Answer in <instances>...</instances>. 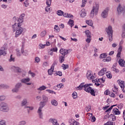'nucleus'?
<instances>
[{
  "label": "nucleus",
  "instance_id": "30",
  "mask_svg": "<svg viewBox=\"0 0 125 125\" xmlns=\"http://www.w3.org/2000/svg\"><path fill=\"white\" fill-rule=\"evenodd\" d=\"M13 69L17 73H21V69L19 67L13 66Z\"/></svg>",
  "mask_w": 125,
  "mask_h": 125
},
{
  "label": "nucleus",
  "instance_id": "24",
  "mask_svg": "<svg viewBox=\"0 0 125 125\" xmlns=\"http://www.w3.org/2000/svg\"><path fill=\"white\" fill-rule=\"evenodd\" d=\"M42 102H44L45 103H47L48 101V98L46 96L44 95H42Z\"/></svg>",
  "mask_w": 125,
  "mask_h": 125
},
{
  "label": "nucleus",
  "instance_id": "16",
  "mask_svg": "<svg viewBox=\"0 0 125 125\" xmlns=\"http://www.w3.org/2000/svg\"><path fill=\"white\" fill-rule=\"evenodd\" d=\"M86 77L88 80H91V79L92 80L93 79V78H94V77L92 75V74H91V72L90 71H88L87 72Z\"/></svg>",
  "mask_w": 125,
  "mask_h": 125
},
{
  "label": "nucleus",
  "instance_id": "38",
  "mask_svg": "<svg viewBox=\"0 0 125 125\" xmlns=\"http://www.w3.org/2000/svg\"><path fill=\"white\" fill-rule=\"evenodd\" d=\"M116 124L113 122L108 121L106 123L104 124V125H115Z\"/></svg>",
  "mask_w": 125,
  "mask_h": 125
},
{
  "label": "nucleus",
  "instance_id": "13",
  "mask_svg": "<svg viewBox=\"0 0 125 125\" xmlns=\"http://www.w3.org/2000/svg\"><path fill=\"white\" fill-rule=\"evenodd\" d=\"M49 123L52 124V125H60L57 121V119L54 118H50L49 119Z\"/></svg>",
  "mask_w": 125,
  "mask_h": 125
},
{
  "label": "nucleus",
  "instance_id": "52",
  "mask_svg": "<svg viewBox=\"0 0 125 125\" xmlns=\"http://www.w3.org/2000/svg\"><path fill=\"white\" fill-rule=\"evenodd\" d=\"M62 67L63 68V70H66V69H67V68H69V65L63 64L62 65Z\"/></svg>",
  "mask_w": 125,
  "mask_h": 125
},
{
  "label": "nucleus",
  "instance_id": "6",
  "mask_svg": "<svg viewBox=\"0 0 125 125\" xmlns=\"http://www.w3.org/2000/svg\"><path fill=\"white\" fill-rule=\"evenodd\" d=\"M105 31L107 35H108L109 42H112L113 41V29L112 26H109L105 29Z\"/></svg>",
  "mask_w": 125,
  "mask_h": 125
},
{
  "label": "nucleus",
  "instance_id": "49",
  "mask_svg": "<svg viewBox=\"0 0 125 125\" xmlns=\"http://www.w3.org/2000/svg\"><path fill=\"white\" fill-rule=\"evenodd\" d=\"M45 10L46 12H50V6L47 5L45 8Z\"/></svg>",
  "mask_w": 125,
  "mask_h": 125
},
{
  "label": "nucleus",
  "instance_id": "60",
  "mask_svg": "<svg viewBox=\"0 0 125 125\" xmlns=\"http://www.w3.org/2000/svg\"><path fill=\"white\" fill-rule=\"evenodd\" d=\"M87 38L86 40V42L87 43H90V42H91V37H87Z\"/></svg>",
  "mask_w": 125,
  "mask_h": 125
},
{
  "label": "nucleus",
  "instance_id": "2",
  "mask_svg": "<svg viewBox=\"0 0 125 125\" xmlns=\"http://www.w3.org/2000/svg\"><path fill=\"white\" fill-rule=\"evenodd\" d=\"M88 85L87 84H84V83H82L77 87L76 89L77 90H82L84 88V90L86 92L90 93L93 96H95V91L91 87H88Z\"/></svg>",
  "mask_w": 125,
  "mask_h": 125
},
{
  "label": "nucleus",
  "instance_id": "11",
  "mask_svg": "<svg viewBox=\"0 0 125 125\" xmlns=\"http://www.w3.org/2000/svg\"><path fill=\"white\" fill-rule=\"evenodd\" d=\"M109 12V8L105 9L102 13L101 16L102 18H107Z\"/></svg>",
  "mask_w": 125,
  "mask_h": 125
},
{
  "label": "nucleus",
  "instance_id": "46",
  "mask_svg": "<svg viewBox=\"0 0 125 125\" xmlns=\"http://www.w3.org/2000/svg\"><path fill=\"white\" fill-rule=\"evenodd\" d=\"M42 66L44 68H46V67H48V66H49V64L47 62H44L43 63Z\"/></svg>",
  "mask_w": 125,
  "mask_h": 125
},
{
  "label": "nucleus",
  "instance_id": "51",
  "mask_svg": "<svg viewBox=\"0 0 125 125\" xmlns=\"http://www.w3.org/2000/svg\"><path fill=\"white\" fill-rule=\"evenodd\" d=\"M27 123L25 121H21L20 122L19 125H26Z\"/></svg>",
  "mask_w": 125,
  "mask_h": 125
},
{
  "label": "nucleus",
  "instance_id": "21",
  "mask_svg": "<svg viewBox=\"0 0 125 125\" xmlns=\"http://www.w3.org/2000/svg\"><path fill=\"white\" fill-rule=\"evenodd\" d=\"M106 118H112V121H115L116 120V116L113 114H110V115L109 114H107L104 117V119Z\"/></svg>",
  "mask_w": 125,
  "mask_h": 125
},
{
  "label": "nucleus",
  "instance_id": "56",
  "mask_svg": "<svg viewBox=\"0 0 125 125\" xmlns=\"http://www.w3.org/2000/svg\"><path fill=\"white\" fill-rule=\"evenodd\" d=\"M100 56H101V58H103V59L106 58L107 57V54L105 53H103L101 54Z\"/></svg>",
  "mask_w": 125,
  "mask_h": 125
},
{
  "label": "nucleus",
  "instance_id": "10",
  "mask_svg": "<svg viewBox=\"0 0 125 125\" xmlns=\"http://www.w3.org/2000/svg\"><path fill=\"white\" fill-rule=\"evenodd\" d=\"M31 81V79H30L29 78H23L21 80V83H25L26 85H31L32 84L31 83H29Z\"/></svg>",
  "mask_w": 125,
  "mask_h": 125
},
{
  "label": "nucleus",
  "instance_id": "53",
  "mask_svg": "<svg viewBox=\"0 0 125 125\" xmlns=\"http://www.w3.org/2000/svg\"><path fill=\"white\" fill-rule=\"evenodd\" d=\"M111 70L113 72H115V73H118L119 72V69H118L116 67H112Z\"/></svg>",
  "mask_w": 125,
  "mask_h": 125
},
{
  "label": "nucleus",
  "instance_id": "59",
  "mask_svg": "<svg viewBox=\"0 0 125 125\" xmlns=\"http://www.w3.org/2000/svg\"><path fill=\"white\" fill-rule=\"evenodd\" d=\"M62 15L64 16V17L68 18L69 17V16H70V15H71V14H68L67 13H63Z\"/></svg>",
  "mask_w": 125,
  "mask_h": 125
},
{
  "label": "nucleus",
  "instance_id": "42",
  "mask_svg": "<svg viewBox=\"0 0 125 125\" xmlns=\"http://www.w3.org/2000/svg\"><path fill=\"white\" fill-rule=\"evenodd\" d=\"M105 82V79L103 78H100L98 80L97 83H104Z\"/></svg>",
  "mask_w": 125,
  "mask_h": 125
},
{
  "label": "nucleus",
  "instance_id": "55",
  "mask_svg": "<svg viewBox=\"0 0 125 125\" xmlns=\"http://www.w3.org/2000/svg\"><path fill=\"white\" fill-rule=\"evenodd\" d=\"M25 108L27 109L28 108V110H30V111H33V110H34V107L33 106H25Z\"/></svg>",
  "mask_w": 125,
  "mask_h": 125
},
{
  "label": "nucleus",
  "instance_id": "28",
  "mask_svg": "<svg viewBox=\"0 0 125 125\" xmlns=\"http://www.w3.org/2000/svg\"><path fill=\"white\" fill-rule=\"evenodd\" d=\"M0 88H4L5 89H7V88H9V86L4 84H0Z\"/></svg>",
  "mask_w": 125,
  "mask_h": 125
},
{
  "label": "nucleus",
  "instance_id": "34",
  "mask_svg": "<svg viewBox=\"0 0 125 125\" xmlns=\"http://www.w3.org/2000/svg\"><path fill=\"white\" fill-rule=\"evenodd\" d=\"M106 76L108 78V79H112V73H111V72H107L106 73Z\"/></svg>",
  "mask_w": 125,
  "mask_h": 125
},
{
  "label": "nucleus",
  "instance_id": "32",
  "mask_svg": "<svg viewBox=\"0 0 125 125\" xmlns=\"http://www.w3.org/2000/svg\"><path fill=\"white\" fill-rule=\"evenodd\" d=\"M86 23L89 26H92L93 25V22L90 20L86 21Z\"/></svg>",
  "mask_w": 125,
  "mask_h": 125
},
{
  "label": "nucleus",
  "instance_id": "3",
  "mask_svg": "<svg viewBox=\"0 0 125 125\" xmlns=\"http://www.w3.org/2000/svg\"><path fill=\"white\" fill-rule=\"evenodd\" d=\"M45 103L43 102H41L40 103V107H39L37 110V113L38 114V116L39 119H41V120H43V113H42V108L45 106Z\"/></svg>",
  "mask_w": 125,
  "mask_h": 125
},
{
  "label": "nucleus",
  "instance_id": "23",
  "mask_svg": "<svg viewBox=\"0 0 125 125\" xmlns=\"http://www.w3.org/2000/svg\"><path fill=\"white\" fill-rule=\"evenodd\" d=\"M28 103V100L27 99L24 98L22 100L21 103V106H26V104Z\"/></svg>",
  "mask_w": 125,
  "mask_h": 125
},
{
  "label": "nucleus",
  "instance_id": "50",
  "mask_svg": "<svg viewBox=\"0 0 125 125\" xmlns=\"http://www.w3.org/2000/svg\"><path fill=\"white\" fill-rule=\"evenodd\" d=\"M54 29L56 30V32H60V28L57 25H55Z\"/></svg>",
  "mask_w": 125,
  "mask_h": 125
},
{
  "label": "nucleus",
  "instance_id": "14",
  "mask_svg": "<svg viewBox=\"0 0 125 125\" xmlns=\"http://www.w3.org/2000/svg\"><path fill=\"white\" fill-rule=\"evenodd\" d=\"M60 53L62 55V56H65V55H67V54H69V50L61 49L60 50Z\"/></svg>",
  "mask_w": 125,
  "mask_h": 125
},
{
  "label": "nucleus",
  "instance_id": "19",
  "mask_svg": "<svg viewBox=\"0 0 125 125\" xmlns=\"http://www.w3.org/2000/svg\"><path fill=\"white\" fill-rule=\"evenodd\" d=\"M106 68H104L102 69L101 70L98 72L99 76H104V75L105 74V72H106Z\"/></svg>",
  "mask_w": 125,
  "mask_h": 125
},
{
  "label": "nucleus",
  "instance_id": "26",
  "mask_svg": "<svg viewBox=\"0 0 125 125\" xmlns=\"http://www.w3.org/2000/svg\"><path fill=\"white\" fill-rule=\"evenodd\" d=\"M113 114H115V115H120L121 111H119L118 108H114L113 110Z\"/></svg>",
  "mask_w": 125,
  "mask_h": 125
},
{
  "label": "nucleus",
  "instance_id": "45",
  "mask_svg": "<svg viewBox=\"0 0 125 125\" xmlns=\"http://www.w3.org/2000/svg\"><path fill=\"white\" fill-rule=\"evenodd\" d=\"M63 12L62 10H58L57 11V14L59 16H62V15H63Z\"/></svg>",
  "mask_w": 125,
  "mask_h": 125
},
{
  "label": "nucleus",
  "instance_id": "47",
  "mask_svg": "<svg viewBox=\"0 0 125 125\" xmlns=\"http://www.w3.org/2000/svg\"><path fill=\"white\" fill-rule=\"evenodd\" d=\"M58 88H63L64 87V84L63 83L58 84L57 85Z\"/></svg>",
  "mask_w": 125,
  "mask_h": 125
},
{
  "label": "nucleus",
  "instance_id": "41",
  "mask_svg": "<svg viewBox=\"0 0 125 125\" xmlns=\"http://www.w3.org/2000/svg\"><path fill=\"white\" fill-rule=\"evenodd\" d=\"M85 109L87 112H89V111L91 110V105L90 104L88 105V106L85 107Z\"/></svg>",
  "mask_w": 125,
  "mask_h": 125
},
{
  "label": "nucleus",
  "instance_id": "64",
  "mask_svg": "<svg viewBox=\"0 0 125 125\" xmlns=\"http://www.w3.org/2000/svg\"><path fill=\"white\" fill-rule=\"evenodd\" d=\"M122 38L123 39H125V31H123V33L122 34Z\"/></svg>",
  "mask_w": 125,
  "mask_h": 125
},
{
  "label": "nucleus",
  "instance_id": "63",
  "mask_svg": "<svg viewBox=\"0 0 125 125\" xmlns=\"http://www.w3.org/2000/svg\"><path fill=\"white\" fill-rule=\"evenodd\" d=\"M29 74L31 75L32 78H34L36 76V74L33 72H31V71H29Z\"/></svg>",
  "mask_w": 125,
  "mask_h": 125
},
{
  "label": "nucleus",
  "instance_id": "4",
  "mask_svg": "<svg viewBox=\"0 0 125 125\" xmlns=\"http://www.w3.org/2000/svg\"><path fill=\"white\" fill-rule=\"evenodd\" d=\"M99 10V4L96 3L92 7V9L90 14V17H91V18H93V17H94V14L95 15H97V14H98Z\"/></svg>",
  "mask_w": 125,
  "mask_h": 125
},
{
  "label": "nucleus",
  "instance_id": "7",
  "mask_svg": "<svg viewBox=\"0 0 125 125\" xmlns=\"http://www.w3.org/2000/svg\"><path fill=\"white\" fill-rule=\"evenodd\" d=\"M22 87V83H18L15 85V87L13 88L11 91L12 93H18L20 90V88Z\"/></svg>",
  "mask_w": 125,
  "mask_h": 125
},
{
  "label": "nucleus",
  "instance_id": "44",
  "mask_svg": "<svg viewBox=\"0 0 125 125\" xmlns=\"http://www.w3.org/2000/svg\"><path fill=\"white\" fill-rule=\"evenodd\" d=\"M52 0H46V4L48 6L51 5Z\"/></svg>",
  "mask_w": 125,
  "mask_h": 125
},
{
  "label": "nucleus",
  "instance_id": "22",
  "mask_svg": "<svg viewBox=\"0 0 125 125\" xmlns=\"http://www.w3.org/2000/svg\"><path fill=\"white\" fill-rule=\"evenodd\" d=\"M51 104L53 106L56 107L58 105V102L55 99H53L51 101Z\"/></svg>",
  "mask_w": 125,
  "mask_h": 125
},
{
  "label": "nucleus",
  "instance_id": "43",
  "mask_svg": "<svg viewBox=\"0 0 125 125\" xmlns=\"http://www.w3.org/2000/svg\"><path fill=\"white\" fill-rule=\"evenodd\" d=\"M104 62H109L111 61V57H108L106 58V59L103 60Z\"/></svg>",
  "mask_w": 125,
  "mask_h": 125
},
{
  "label": "nucleus",
  "instance_id": "62",
  "mask_svg": "<svg viewBox=\"0 0 125 125\" xmlns=\"http://www.w3.org/2000/svg\"><path fill=\"white\" fill-rule=\"evenodd\" d=\"M35 61H36V62L37 63H39V62H40L41 61V59H40V58H39L38 57H36L35 58Z\"/></svg>",
  "mask_w": 125,
  "mask_h": 125
},
{
  "label": "nucleus",
  "instance_id": "1",
  "mask_svg": "<svg viewBox=\"0 0 125 125\" xmlns=\"http://www.w3.org/2000/svg\"><path fill=\"white\" fill-rule=\"evenodd\" d=\"M24 17H25V14H22L17 20V24L18 27H17V30L15 33V38H18L24 30L23 28L21 27V24L24 21Z\"/></svg>",
  "mask_w": 125,
  "mask_h": 125
},
{
  "label": "nucleus",
  "instance_id": "12",
  "mask_svg": "<svg viewBox=\"0 0 125 125\" xmlns=\"http://www.w3.org/2000/svg\"><path fill=\"white\" fill-rule=\"evenodd\" d=\"M118 83H119L120 87L122 88V91L123 92H125V82L122 80H118Z\"/></svg>",
  "mask_w": 125,
  "mask_h": 125
},
{
  "label": "nucleus",
  "instance_id": "58",
  "mask_svg": "<svg viewBox=\"0 0 125 125\" xmlns=\"http://www.w3.org/2000/svg\"><path fill=\"white\" fill-rule=\"evenodd\" d=\"M39 49H42V48H44L45 47V44H40L39 46Z\"/></svg>",
  "mask_w": 125,
  "mask_h": 125
},
{
  "label": "nucleus",
  "instance_id": "57",
  "mask_svg": "<svg viewBox=\"0 0 125 125\" xmlns=\"http://www.w3.org/2000/svg\"><path fill=\"white\" fill-rule=\"evenodd\" d=\"M0 125H6V122L4 120H1L0 121Z\"/></svg>",
  "mask_w": 125,
  "mask_h": 125
},
{
  "label": "nucleus",
  "instance_id": "54",
  "mask_svg": "<svg viewBox=\"0 0 125 125\" xmlns=\"http://www.w3.org/2000/svg\"><path fill=\"white\" fill-rule=\"evenodd\" d=\"M5 100V96H0V102H1Z\"/></svg>",
  "mask_w": 125,
  "mask_h": 125
},
{
  "label": "nucleus",
  "instance_id": "36",
  "mask_svg": "<svg viewBox=\"0 0 125 125\" xmlns=\"http://www.w3.org/2000/svg\"><path fill=\"white\" fill-rule=\"evenodd\" d=\"M72 95L73 99H76V98L78 97V93H77V92H73Z\"/></svg>",
  "mask_w": 125,
  "mask_h": 125
},
{
  "label": "nucleus",
  "instance_id": "25",
  "mask_svg": "<svg viewBox=\"0 0 125 125\" xmlns=\"http://www.w3.org/2000/svg\"><path fill=\"white\" fill-rule=\"evenodd\" d=\"M47 87L44 85H42L40 86V87L37 88V90L38 91H42V90H45L46 89H47Z\"/></svg>",
  "mask_w": 125,
  "mask_h": 125
},
{
  "label": "nucleus",
  "instance_id": "17",
  "mask_svg": "<svg viewBox=\"0 0 125 125\" xmlns=\"http://www.w3.org/2000/svg\"><path fill=\"white\" fill-rule=\"evenodd\" d=\"M80 16L83 18L85 17L86 16V11H85V9L84 8L82 9L80 11Z\"/></svg>",
  "mask_w": 125,
  "mask_h": 125
},
{
  "label": "nucleus",
  "instance_id": "18",
  "mask_svg": "<svg viewBox=\"0 0 125 125\" xmlns=\"http://www.w3.org/2000/svg\"><path fill=\"white\" fill-rule=\"evenodd\" d=\"M53 71H54V65L53 64L51 66L50 69H48L47 71L48 75L49 76H52Z\"/></svg>",
  "mask_w": 125,
  "mask_h": 125
},
{
  "label": "nucleus",
  "instance_id": "35",
  "mask_svg": "<svg viewBox=\"0 0 125 125\" xmlns=\"http://www.w3.org/2000/svg\"><path fill=\"white\" fill-rule=\"evenodd\" d=\"M9 62H15V58L12 55H11L10 58L9 60Z\"/></svg>",
  "mask_w": 125,
  "mask_h": 125
},
{
  "label": "nucleus",
  "instance_id": "15",
  "mask_svg": "<svg viewBox=\"0 0 125 125\" xmlns=\"http://www.w3.org/2000/svg\"><path fill=\"white\" fill-rule=\"evenodd\" d=\"M21 52L22 54L24 56H28V55H29V52L28 51V50L24 51V44H22V45Z\"/></svg>",
  "mask_w": 125,
  "mask_h": 125
},
{
  "label": "nucleus",
  "instance_id": "31",
  "mask_svg": "<svg viewBox=\"0 0 125 125\" xmlns=\"http://www.w3.org/2000/svg\"><path fill=\"white\" fill-rule=\"evenodd\" d=\"M63 61H65V56H60L59 57L60 62L63 63Z\"/></svg>",
  "mask_w": 125,
  "mask_h": 125
},
{
  "label": "nucleus",
  "instance_id": "9",
  "mask_svg": "<svg viewBox=\"0 0 125 125\" xmlns=\"http://www.w3.org/2000/svg\"><path fill=\"white\" fill-rule=\"evenodd\" d=\"M117 12L118 15H120L122 13H124L125 12V6H121V4H119L117 7Z\"/></svg>",
  "mask_w": 125,
  "mask_h": 125
},
{
  "label": "nucleus",
  "instance_id": "37",
  "mask_svg": "<svg viewBox=\"0 0 125 125\" xmlns=\"http://www.w3.org/2000/svg\"><path fill=\"white\" fill-rule=\"evenodd\" d=\"M90 115V117H92V119H91V122H92L93 123H94V122H95L96 121V118H95V116H92V113H89Z\"/></svg>",
  "mask_w": 125,
  "mask_h": 125
},
{
  "label": "nucleus",
  "instance_id": "5",
  "mask_svg": "<svg viewBox=\"0 0 125 125\" xmlns=\"http://www.w3.org/2000/svg\"><path fill=\"white\" fill-rule=\"evenodd\" d=\"M0 111L3 112V113H8V112H9V106H8V104L5 102L0 103Z\"/></svg>",
  "mask_w": 125,
  "mask_h": 125
},
{
  "label": "nucleus",
  "instance_id": "27",
  "mask_svg": "<svg viewBox=\"0 0 125 125\" xmlns=\"http://www.w3.org/2000/svg\"><path fill=\"white\" fill-rule=\"evenodd\" d=\"M87 38H91V33L88 30H86L84 32Z\"/></svg>",
  "mask_w": 125,
  "mask_h": 125
},
{
  "label": "nucleus",
  "instance_id": "48",
  "mask_svg": "<svg viewBox=\"0 0 125 125\" xmlns=\"http://www.w3.org/2000/svg\"><path fill=\"white\" fill-rule=\"evenodd\" d=\"M46 91H47V92H48V93H51V94H53V93L54 94H56V92H55L51 90H50V89H47V90H46Z\"/></svg>",
  "mask_w": 125,
  "mask_h": 125
},
{
  "label": "nucleus",
  "instance_id": "29",
  "mask_svg": "<svg viewBox=\"0 0 125 125\" xmlns=\"http://www.w3.org/2000/svg\"><path fill=\"white\" fill-rule=\"evenodd\" d=\"M70 125H80V123L74 120H72L70 122Z\"/></svg>",
  "mask_w": 125,
  "mask_h": 125
},
{
  "label": "nucleus",
  "instance_id": "40",
  "mask_svg": "<svg viewBox=\"0 0 125 125\" xmlns=\"http://www.w3.org/2000/svg\"><path fill=\"white\" fill-rule=\"evenodd\" d=\"M87 1V0H83L82 5H81V7H84V6H85V4H86Z\"/></svg>",
  "mask_w": 125,
  "mask_h": 125
},
{
  "label": "nucleus",
  "instance_id": "33",
  "mask_svg": "<svg viewBox=\"0 0 125 125\" xmlns=\"http://www.w3.org/2000/svg\"><path fill=\"white\" fill-rule=\"evenodd\" d=\"M68 24L72 28V27L74 26V21H73V20H69L68 22Z\"/></svg>",
  "mask_w": 125,
  "mask_h": 125
},
{
  "label": "nucleus",
  "instance_id": "61",
  "mask_svg": "<svg viewBox=\"0 0 125 125\" xmlns=\"http://www.w3.org/2000/svg\"><path fill=\"white\" fill-rule=\"evenodd\" d=\"M17 51V56H21V53L20 52V50L19 49H17L16 50Z\"/></svg>",
  "mask_w": 125,
  "mask_h": 125
},
{
  "label": "nucleus",
  "instance_id": "20",
  "mask_svg": "<svg viewBox=\"0 0 125 125\" xmlns=\"http://www.w3.org/2000/svg\"><path fill=\"white\" fill-rule=\"evenodd\" d=\"M119 64L121 67H125V61L123 59H120L119 61Z\"/></svg>",
  "mask_w": 125,
  "mask_h": 125
},
{
  "label": "nucleus",
  "instance_id": "8",
  "mask_svg": "<svg viewBox=\"0 0 125 125\" xmlns=\"http://www.w3.org/2000/svg\"><path fill=\"white\" fill-rule=\"evenodd\" d=\"M7 49V44L4 45L0 49V56L3 55V56H5L6 55V50Z\"/></svg>",
  "mask_w": 125,
  "mask_h": 125
},
{
  "label": "nucleus",
  "instance_id": "39",
  "mask_svg": "<svg viewBox=\"0 0 125 125\" xmlns=\"http://www.w3.org/2000/svg\"><path fill=\"white\" fill-rule=\"evenodd\" d=\"M46 35V31L45 30H43L40 33V36L41 37H44Z\"/></svg>",
  "mask_w": 125,
  "mask_h": 125
}]
</instances>
